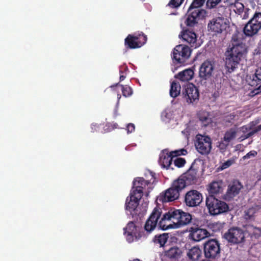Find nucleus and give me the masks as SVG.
<instances>
[{"mask_svg": "<svg viewBox=\"0 0 261 261\" xmlns=\"http://www.w3.org/2000/svg\"><path fill=\"white\" fill-rule=\"evenodd\" d=\"M167 220H171L179 226L188 224H196V222H198V220L193 218L191 214L180 210H170L163 214L162 217L161 209L156 207L147 219L144 225V229L147 233H150L158 225L161 229L166 230L169 228V226L165 224Z\"/></svg>", "mask_w": 261, "mask_h": 261, "instance_id": "nucleus-1", "label": "nucleus"}, {"mask_svg": "<svg viewBox=\"0 0 261 261\" xmlns=\"http://www.w3.org/2000/svg\"><path fill=\"white\" fill-rule=\"evenodd\" d=\"M243 34L237 30L231 37V46L225 53V66L229 72L238 67L242 59L247 53V47L245 43L243 42Z\"/></svg>", "mask_w": 261, "mask_h": 261, "instance_id": "nucleus-2", "label": "nucleus"}, {"mask_svg": "<svg viewBox=\"0 0 261 261\" xmlns=\"http://www.w3.org/2000/svg\"><path fill=\"white\" fill-rule=\"evenodd\" d=\"M148 177L145 175L146 179L143 177H138L134 179L133 181V187L131 192L139 196L142 197L143 195V190L147 189L146 196H148L149 192L154 188V184L155 182V174L152 171H148Z\"/></svg>", "mask_w": 261, "mask_h": 261, "instance_id": "nucleus-3", "label": "nucleus"}, {"mask_svg": "<svg viewBox=\"0 0 261 261\" xmlns=\"http://www.w3.org/2000/svg\"><path fill=\"white\" fill-rule=\"evenodd\" d=\"M185 188V182L181 179L175 180L170 188L162 193L158 197V200L162 203L173 201L177 199L180 192Z\"/></svg>", "mask_w": 261, "mask_h": 261, "instance_id": "nucleus-4", "label": "nucleus"}, {"mask_svg": "<svg viewBox=\"0 0 261 261\" xmlns=\"http://www.w3.org/2000/svg\"><path fill=\"white\" fill-rule=\"evenodd\" d=\"M206 206L212 216H217L229 211L228 204L216 198L214 195H208L206 198Z\"/></svg>", "mask_w": 261, "mask_h": 261, "instance_id": "nucleus-5", "label": "nucleus"}, {"mask_svg": "<svg viewBox=\"0 0 261 261\" xmlns=\"http://www.w3.org/2000/svg\"><path fill=\"white\" fill-rule=\"evenodd\" d=\"M228 28V20L223 16L213 18L210 20L207 24L208 31L213 33L215 35L225 33Z\"/></svg>", "mask_w": 261, "mask_h": 261, "instance_id": "nucleus-6", "label": "nucleus"}, {"mask_svg": "<svg viewBox=\"0 0 261 261\" xmlns=\"http://www.w3.org/2000/svg\"><path fill=\"white\" fill-rule=\"evenodd\" d=\"M191 51L190 48L186 45L179 44L176 45L172 53L173 63L184 64L186 60L190 58Z\"/></svg>", "mask_w": 261, "mask_h": 261, "instance_id": "nucleus-7", "label": "nucleus"}, {"mask_svg": "<svg viewBox=\"0 0 261 261\" xmlns=\"http://www.w3.org/2000/svg\"><path fill=\"white\" fill-rule=\"evenodd\" d=\"M147 41V36L143 33L129 34L124 40L126 48L135 49L141 47Z\"/></svg>", "mask_w": 261, "mask_h": 261, "instance_id": "nucleus-8", "label": "nucleus"}, {"mask_svg": "<svg viewBox=\"0 0 261 261\" xmlns=\"http://www.w3.org/2000/svg\"><path fill=\"white\" fill-rule=\"evenodd\" d=\"M220 244L215 239H210L205 242L203 251L205 257L209 259H216L220 255Z\"/></svg>", "mask_w": 261, "mask_h": 261, "instance_id": "nucleus-9", "label": "nucleus"}, {"mask_svg": "<svg viewBox=\"0 0 261 261\" xmlns=\"http://www.w3.org/2000/svg\"><path fill=\"white\" fill-rule=\"evenodd\" d=\"M225 239L231 244H238L244 242L245 234L240 228L233 227L229 228L224 234Z\"/></svg>", "mask_w": 261, "mask_h": 261, "instance_id": "nucleus-10", "label": "nucleus"}, {"mask_svg": "<svg viewBox=\"0 0 261 261\" xmlns=\"http://www.w3.org/2000/svg\"><path fill=\"white\" fill-rule=\"evenodd\" d=\"M141 198V197L131 192L129 197H127L126 199L125 209L128 211L133 216H140V215H141V212L138 207L139 203Z\"/></svg>", "mask_w": 261, "mask_h": 261, "instance_id": "nucleus-11", "label": "nucleus"}, {"mask_svg": "<svg viewBox=\"0 0 261 261\" xmlns=\"http://www.w3.org/2000/svg\"><path fill=\"white\" fill-rule=\"evenodd\" d=\"M215 71L214 62L206 60L200 65L199 69V77L201 81H211Z\"/></svg>", "mask_w": 261, "mask_h": 261, "instance_id": "nucleus-12", "label": "nucleus"}, {"mask_svg": "<svg viewBox=\"0 0 261 261\" xmlns=\"http://www.w3.org/2000/svg\"><path fill=\"white\" fill-rule=\"evenodd\" d=\"M182 94L188 103H193L199 100V90L197 87L192 83L187 84L184 87Z\"/></svg>", "mask_w": 261, "mask_h": 261, "instance_id": "nucleus-13", "label": "nucleus"}, {"mask_svg": "<svg viewBox=\"0 0 261 261\" xmlns=\"http://www.w3.org/2000/svg\"><path fill=\"white\" fill-rule=\"evenodd\" d=\"M202 195L197 190H192L187 192L185 196V202L187 206L195 207L202 201Z\"/></svg>", "mask_w": 261, "mask_h": 261, "instance_id": "nucleus-14", "label": "nucleus"}, {"mask_svg": "<svg viewBox=\"0 0 261 261\" xmlns=\"http://www.w3.org/2000/svg\"><path fill=\"white\" fill-rule=\"evenodd\" d=\"M195 147L197 151L200 154H208L212 148L211 138L207 136H201V138H197Z\"/></svg>", "mask_w": 261, "mask_h": 261, "instance_id": "nucleus-15", "label": "nucleus"}, {"mask_svg": "<svg viewBox=\"0 0 261 261\" xmlns=\"http://www.w3.org/2000/svg\"><path fill=\"white\" fill-rule=\"evenodd\" d=\"M179 37L194 48H196L201 45L200 42L197 40L196 34L193 31L188 29L184 30L179 35Z\"/></svg>", "mask_w": 261, "mask_h": 261, "instance_id": "nucleus-16", "label": "nucleus"}, {"mask_svg": "<svg viewBox=\"0 0 261 261\" xmlns=\"http://www.w3.org/2000/svg\"><path fill=\"white\" fill-rule=\"evenodd\" d=\"M199 221L196 222L189 229L190 236L191 239L196 242H199L209 236L210 233L205 229L199 227Z\"/></svg>", "mask_w": 261, "mask_h": 261, "instance_id": "nucleus-17", "label": "nucleus"}, {"mask_svg": "<svg viewBox=\"0 0 261 261\" xmlns=\"http://www.w3.org/2000/svg\"><path fill=\"white\" fill-rule=\"evenodd\" d=\"M123 230L126 241L129 243H132L135 239L138 240L141 237V234L138 232L137 226L132 221L127 223Z\"/></svg>", "mask_w": 261, "mask_h": 261, "instance_id": "nucleus-18", "label": "nucleus"}, {"mask_svg": "<svg viewBox=\"0 0 261 261\" xmlns=\"http://www.w3.org/2000/svg\"><path fill=\"white\" fill-rule=\"evenodd\" d=\"M181 249L177 246H173L165 251V256L171 261H180L182 256Z\"/></svg>", "mask_w": 261, "mask_h": 261, "instance_id": "nucleus-19", "label": "nucleus"}, {"mask_svg": "<svg viewBox=\"0 0 261 261\" xmlns=\"http://www.w3.org/2000/svg\"><path fill=\"white\" fill-rule=\"evenodd\" d=\"M178 179H181L185 181V187L187 186L195 184L197 179V171L191 167Z\"/></svg>", "mask_w": 261, "mask_h": 261, "instance_id": "nucleus-20", "label": "nucleus"}, {"mask_svg": "<svg viewBox=\"0 0 261 261\" xmlns=\"http://www.w3.org/2000/svg\"><path fill=\"white\" fill-rule=\"evenodd\" d=\"M242 187L243 186L241 182L238 180L233 181L229 185L226 192V196L229 199L233 198L239 193Z\"/></svg>", "mask_w": 261, "mask_h": 261, "instance_id": "nucleus-21", "label": "nucleus"}, {"mask_svg": "<svg viewBox=\"0 0 261 261\" xmlns=\"http://www.w3.org/2000/svg\"><path fill=\"white\" fill-rule=\"evenodd\" d=\"M261 29L250 20L245 25L243 33L246 36L253 37L258 34Z\"/></svg>", "mask_w": 261, "mask_h": 261, "instance_id": "nucleus-22", "label": "nucleus"}, {"mask_svg": "<svg viewBox=\"0 0 261 261\" xmlns=\"http://www.w3.org/2000/svg\"><path fill=\"white\" fill-rule=\"evenodd\" d=\"M247 81L251 87H258L261 84V66L256 69L255 73L247 78Z\"/></svg>", "mask_w": 261, "mask_h": 261, "instance_id": "nucleus-23", "label": "nucleus"}, {"mask_svg": "<svg viewBox=\"0 0 261 261\" xmlns=\"http://www.w3.org/2000/svg\"><path fill=\"white\" fill-rule=\"evenodd\" d=\"M223 182L222 180L213 181L208 186L209 195L219 194L223 192Z\"/></svg>", "mask_w": 261, "mask_h": 261, "instance_id": "nucleus-24", "label": "nucleus"}, {"mask_svg": "<svg viewBox=\"0 0 261 261\" xmlns=\"http://www.w3.org/2000/svg\"><path fill=\"white\" fill-rule=\"evenodd\" d=\"M172 159L173 157L170 153L164 150L160 154L159 162L163 168L168 169L172 164Z\"/></svg>", "mask_w": 261, "mask_h": 261, "instance_id": "nucleus-25", "label": "nucleus"}, {"mask_svg": "<svg viewBox=\"0 0 261 261\" xmlns=\"http://www.w3.org/2000/svg\"><path fill=\"white\" fill-rule=\"evenodd\" d=\"M171 234L169 233H163L154 236L152 239L153 243L160 247H164Z\"/></svg>", "mask_w": 261, "mask_h": 261, "instance_id": "nucleus-26", "label": "nucleus"}, {"mask_svg": "<svg viewBox=\"0 0 261 261\" xmlns=\"http://www.w3.org/2000/svg\"><path fill=\"white\" fill-rule=\"evenodd\" d=\"M187 255L190 260L198 261L202 256V251L198 246H194L188 250Z\"/></svg>", "mask_w": 261, "mask_h": 261, "instance_id": "nucleus-27", "label": "nucleus"}, {"mask_svg": "<svg viewBox=\"0 0 261 261\" xmlns=\"http://www.w3.org/2000/svg\"><path fill=\"white\" fill-rule=\"evenodd\" d=\"M194 74V71L189 68L179 72L177 74L175 75V77L179 79L181 81H189L193 79Z\"/></svg>", "mask_w": 261, "mask_h": 261, "instance_id": "nucleus-28", "label": "nucleus"}, {"mask_svg": "<svg viewBox=\"0 0 261 261\" xmlns=\"http://www.w3.org/2000/svg\"><path fill=\"white\" fill-rule=\"evenodd\" d=\"M197 118L203 126H207L212 122L208 112L205 111H200L198 112Z\"/></svg>", "mask_w": 261, "mask_h": 261, "instance_id": "nucleus-29", "label": "nucleus"}, {"mask_svg": "<svg viewBox=\"0 0 261 261\" xmlns=\"http://www.w3.org/2000/svg\"><path fill=\"white\" fill-rule=\"evenodd\" d=\"M258 210L257 206H254L245 210L243 215L244 219L248 222L254 221L255 220V214Z\"/></svg>", "mask_w": 261, "mask_h": 261, "instance_id": "nucleus-30", "label": "nucleus"}, {"mask_svg": "<svg viewBox=\"0 0 261 261\" xmlns=\"http://www.w3.org/2000/svg\"><path fill=\"white\" fill-rule=\"evenodd\" d=\"M180 89L181 87L179 83L176 81L172 82L170 89V95L173 98L176 97L180 94Z\"/></svg>", "mask_w": 261, "mask_h": 261, "instance_id": "nucleus-31", "label": "nucleus"}, {"mask_svg": "<svg viewBox=\"0 0 261 261\" xmlns=\"http://www.w3.org/2000/svg\"><path fill=\"white\" fill-rule=\"evenodd\" d=\"M188 12L189 13L188 15L193 16L194 18L196 20L198 18L203 17L206 13L205 10L198 8H194L191 11L189 10V9Z\"/></svg>", "mask_w": 261, "mask_h": 261, "instance_id": "nucleus-32", "label": "nucleus"}, {"mask_svg": "<svg viewBox=\"0 0 261 261\" xmlns=\"http://www.w3.org/2000/svg\"><path fill=\"white\" fill-rule=\"evenodd\" d=\"M237 134V131L234 128H230L225 133L223 139L226 143H229L230 141L235 138Z\"/></svg>", "mask_w": 261, "mask_h": 261, "instance_id": "nucleus-33", "label": "nucleus"}, {"mask_svg": "<svg viewBox=\"0 0 261 261\" xmlns=\"http://www.w3.org/2000/svg\"><path fill=\"white\" fill-rule=\"evenodd\" d=\"M129 72V69L127 66L126 64H123L119 67V73H120V82L123 81L127 73Z\"/></svg>", "mask_w": 261, "mask_h": 261, "instance_id": "nucleus-34", "label": "nucleus"}, {"mask_svg": "<svg viewBox=\"0 0 261 261\" xmlns=\"http://www.w3.org/2000/svg\"><path fill=\"white\" fill-rule=\"evenodd\" d=\"M250 20L261 29V12L255 11Z\"/></svg>", "mask_w": 261, "mask_h": 261, "instance_id": "nucleus-35", "label": "nucleus"}, {"mask_svg": "<svg viewBox=\"0 0 261 261\" xmlns=\"http://www.w3.org/2000/svg\"><path fill=\"white\" fill-rule=\"evenodd\" d=\"M170 155L173 157H176L180 155H185L188 153V151L186 149L184 148L175 150L174 151H172L169 152Z\"/></svg>", "mask_w": 261, "mask_h": 261, "instance_id": "nucleus-36", "label": "nucleus"}, {"mask_svg": "<svg viewBox=\"0 0 261 261\" xmlns=\"http://www.w3.org/2000/svg\"><path fill=\"white\" fill-rule=\"evenodd\" d=\"M205 0H193L189 7V10L191 11L194 8H199L204 3Z\"/></svg>", "mask_w": 261, "mask_h": 261, "instance_id": "nucleus-37", "label": "nucleus"}, {"mask_svg": "<svg viewBox=\"0 0 261 261\" xmlns=\"http://www.w3.org/2000/svg\"><path fill=\"white\" fill-rule=\"evenodd\" d=\"M122 88V94L125 97H128L132 94L133 90L132 89L127 85H120Z\"/></svg>", "mask_w": 261, "mask_h": 261, "instance_id": "nucleus-38", "label": "nucleus"}, {"mask_svg": "<svg viewBox=\"0 0 261 261\" xmlns=\"http://www.w3.org/2000/svg\"><path fill=\"white\" fill-rule=\"evenodd\" d=\"M185 23L187 26L193 27L197 23V20L194 18L193 16L188 15Z\"/></svg>", "mask_w": 261, "mask_h": 261, "instance_id": "nucleus-39", "label": "nucleus"}, {"mask_svg": "<svg viewBox=\"0 0 261 261\" xmlns=\"http://www.w3.org/2000/svg\"><path fill=\"white\" fill-rule=\"evenodd\" d=\"M240 1V0H238L237 2H236V4L233 6V7L236 8V9H234V11L236 13L238 14L243 12L244 10V5Z\"/></svg>", "mask_w": 261, "mask_h": 261, "instance_id": "nucleus-40", "label": "nucleus"}, {"mask_svg": "<svg viewBox=\"0 0 261 261\" xmlns=\"http://www.w3.org/2000/svg\"><path fill=\"white\" fill-rule=\"evenodd\" d=\"M184 1V0H170L168 5L172 8H178L183 3Z\"/></svg>", "mask_w": 261, "mask_h": 261, "instance_id": "nucleus-41", "label": "nucleus"}, {"mask_svg": "<svg viewBox=\"0 0 261 261\" xmlns=\"http://www.w3.org/2000/svg\"><path fill=\"white\" fill-rule=\"evenodd\" d=\"M221 0H207L206 7L208 9H213L216 7L220 3Z\"/></svg>", "mask_w": 261, "mask_h": 261, "instance_id": "nucleus-42", "label": "nucleus"}, {"mask_svg": "<svg viewBox=\"0 0 261 261\" xmlns=\"http://www.w3.org/2000/svg\"><path fill=\"white\" fill-rule=\"evenodd\" d=\"M259 132V129H258L257 127H256L255 128H254L253 130L250 131L248 133H244V135H243L241 136V138H242V140H244L246 139H247L251 136H252L254 134L257 133V132Z\"/></svg>", "mask_w": 261, "mask_h": 261, "instance_id": "nucleus-43", "label": "nucleus"}, {"mask_svg": "<svg viewBox=\"0 0 261 261\" xmlns=\"http://www.w3.org/2000/svg\"><path fill=\"white\" fill-rule=\"evenodd\" d=\"M186 161L185 159L181 158H177L174 160V163L175 166L181 168L186 164Z\"/></svg>", "mask_w": 261, "mask_h": 261, "instance_id": "nucleus-44", "label": "nucleus"}, {"mask_svg": "<svg viewBox=\"0 0 261 261\" xmlns=\"http://www.w3.org/2000/svg\"><path fill=\"white\" fill-rule=\"evenodd\" d=\"M255 124L254 123V122L252 121L250 122L248 126L244 125L242 127V130L243 133H247L248 132H250L253 130V126L255 125Z\"/></svg>", "mask_w": 261, "mask_h": 261, "instance_id": "nucleus-45", "label": "nucleus"}, {"mask_svg": "<svg viewBox=\"0 0 261 261\" xmlns=\"http://www.w3.org/2000/svg\"><path fill=\"white\" fill-rule=\"evenodd\" d=\"M236 117V115H234L233 113L230 114L229 115H226L225 117V121L226 122L230 123L232 120L234 119Z\"/></svg>", "mask_w": 261, "mask_h": 261, "instance_id": "nucleus-46", "label": "nucleus"}, {"mask_svg": "<svg viewBox=\"0 0 261 261\" xmlns=\"http://www.w3.org/2000/svg\"><path fill=\"white\" fill-rule=\"evenodd\" d=\"M257 153L255 150H251L247 153L245 155L243 156L244 159H248L251 156H255L257 155Z\"/></svg>", "mask_w": 261, "mask_h": 261, "instance_id": "nucleus-47", "label": "nucleus"}, {"mask_svg": "<svg viewBox=\"0 0 261 261\" xmlns=\"http://www.w3.org/2000/svg\"><path fill=\"white\" fill-rule=\"evenodd\" d=\"M135 126L133 123H129L126 126V130L128 134L132 133L135 131Z\"/></svg>", "mask_w": 261, "mask_h": 261, "instance_id": "nucleus-48", "label": "nucleus"}, {"mask_svg": "<svg viewBox=\"0 0 261 261\" xmlns=\"http://www.w3.org/2000/svg\"><path fill=\"white\" fill-rule=\"evenodd\" d=\"M228 144V143H225L223 142H221L219 143L218 147L220 148V150H224L226 148Z\"/></svg>", "mask_w": 261, "mask_h": 261, "instance_id": "nucleus-49", "label": "nucleus"}, {"mask_svg": "<svg viewBox=\"0 0 261 261\" xmlns=\"http://www.w3.org/2000/svg\"><path fill=\"white\" fill-rule=\"evenodd\" d=\"M256 177L257 180L255 182V185H257L261 181V169L257 173Z\"/></svg>", "mask_w": 261, "mask_h": 261, "instance_id": "nucleus-50", "label": "nucleus"}, {"mask_svg": "<svg viewBox=\"0 0 261 261\" xmlns=\"http://www.w3.org/2000/svg\"><path fill=\"white\" fill-rule=\"evenodd\" d=\"M226 8L225 6H221L218 8V12L220 15H223Z\"/></svg>", "mask_w": 261, "mask_h": 261, "instance_id": "nucleus-51", "label": "nucleus"}, {"mask_svg": "<svg viewBox=\"0 0 261 261\" xmlns=\"http://www.w3.org/2000/svg\"><path fill=\"white\" fill-rule=\"evenodd\" d=\"M238 0H226V3L227 6L232 7L237 2Z\"/></svg>", "mask_w": 261, "mask_h": 261, "instance_id": "nucleus-52", "label": "nucleus"}, {"mask_svg": "<svg viewBox=\"0 0 261 261\" xmlns=\"http://www.w3.org/2000/svg\"><path fill=\"white\" fill-rule=\"evenodd\" d=\"M249 11H250V10L247 9L246 10L245 13H244V14L243 15V19H246L247 18H248L249 17Z\"/></svg>", "mask_w": 261, "mask_h": 261, "instance_id": "nucleus-53", "label": "nucleus"}, {"mask_svg": "<svg viewBox=\"0 0 261 261\" xmlns=\"http://www.w3.org/2000/svg\"><path fill=\"white\" fill-rule=\"evenodd\" d=\"M254 54L256 55H260L261 54V48H258L254 50Z\"/></svg>", "mask_w": 261, "mask_h": 261, "instance_id": "nucleus-54", "label": "nucleus"}, {"mask_svg": "<svg viewBox=\"0 0 261 261\" xmlns=\"http://www.w3.org/2000/svg\"><path fill=\"white\" fill-rule=\"evenodd\" d=\"M118 126V125L116 123H114L111 124V127H112L113 129L117 128Z\"/></svg>", "mask_w": 261, "mask_h": 261, "instance_id": "nucleus-55", "label": "nucleus"}, {"mask_svg": "<svg viewBox=\"0 0 261 261\" xmlns=\"http://www.w3.org/2000/svg\"><path fill=\"white\" fill-rule=\"evenodd\" d=\"M256 186H258V190L261 191V181L260 182H259L258 184H257V185H256Z\"/></svg>", "mask_w": 261, "mask_h": 261, "instance_id": "nucleus-56", "label": "nucleus"}, {"mask_svg": "<svg viewBox=\"0 0 261 261\" xmlns=\"http://www.w3.org/2000/svg\"><path fill=\"white\" fill-rule=\"evenodd\" d=\"M252 227V229L254 230H258V231H259V232H261V230L259 228H257V227Z\"/></svg>", "mask_w": 261, "mask_h": 261, "instance_id": "nucleus-57", "label": "nucleus"}, {"mask_svg": "<svg viewBox=\"0 0 261 261\" xmlns=\"http://www.w3.org/2000/svg\"><path fill=\"white\" fill-rule=\"evenodd\" d=\"M255 89L259 91V92H261V84Z\"/></svg>", "mask_w": 261, "mask_h": 261, "instance_id": "nucleus-58", "label": "nucleus"}, {"mask_svg": "<svg viewBox=\"0 0 261 261\" xmlns=\"http://www.w3.org/2000/svg\"><path fill=\"white\" fill-rule=\"evenodd\" d=\"M257 127L258 128V129H259V131L261 130V124L259 125H258Z\"/></svg>", "mask_w": 261, "mask_h": 261, "instance_id": "nucleus-59", "label": "nucleus"}, {"mask_svg": "<svg viewBox=\"0 0 261 261\" xmlns=\"http://www.w3.org/2000/svg\"><path fill=\"white\" fill-rule=\"evenodd\" d=\"M121 97V95L120 94H118V98L119 99Z\"/></svg>", "mask_w": 261, "mask_h": 261, "instance_id": "nucleus-60", "label": "nucleus"}]
</instances>
